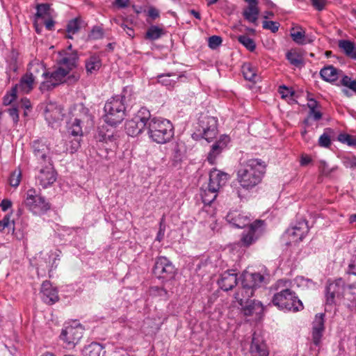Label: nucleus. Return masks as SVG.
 Here are the masks:
<instances>
[{"label":"nucleus","instance_id":"obj_1","mask_svg":"<svg viewBox=\"0 0 356 356\" xmlns=\"http://www.w3.org/2000/svg\"><path fill=\"white\" fill-rule=\"evenodd\" d=\"M266 164L260 159H250L241 164L237 172L238 181L245 189L258 185L266 172Z\"/></svg>","mask_w":356,"mask_h":356},{"label":"nucleus","instance_id":"obj_2","mask_svg":"<svg viewBox=\"0 0 356 356\" xmlns=\"http://www.w3.org/2000/svg\"><path fill=\"white\" fill-rule=\"evenodd\" d=\"M291 282L289 280H280L276 283L275 293L272 298L273 305L280 310L297 312L304 309L302 301L295 291L289 288Z\"/></svg>","mask_w":356,"mask_h":356},{"label":"nucleus","instance_id":"obj_3","mask_svg":"<svg viewBox=\"0 0 356 356\" xmlns=\"http://www.w3.org/2000/svg\"><path fill=\"white\" fill-rule=\"evenodd\" d=\"M147 134L153 142L165 144L174 136V127L168 120L150 117L147 126Z\"/></svg>","mask_w":356,"mask_h":356},{"label":"nucleus","instance_id":"obj_4","mask_svg":"<svg viewBox=\"0 0 356 356\" xmlns=\"http://www.w3.org/2000/svg\"><path fill=\"white\" fill-rule=\"evenodd\" d=\"M104 121L106 124L115 127L121 123L125 117V106L124 98L115 96L108 99L104 108Z\"/></svg>","mask_w":356,"mask_h":356},{"label":"nucleus","instance_id":"obj_5","mask_svg":"<svg viewBox=\"0 0 356 356\" xmlns=\"http://www.w3.org/2000/svg\"><path fill=\"white\" fill-rule=\"evenodd\" d=\"M68 74L67 70H65L64 67L59 66L54 72L49 73L48 78L42 82L40 86L41 90H49L64 82H67L68 83H75L80 78L77 73H74L67 76Z\"/></svg>","mask_w":356,"mask_h":356},{"label":"nucleus","instance_id":"obj_6","mask_svg":"<svg viewBox=\"0 0 356 356\" xmlns=\"http://www.w3.org/2000/svg\"><path fill=\"white\" fill-rule=\"evenodd\" d=\"M93 125V116L90 113L89 108L81 104L79 109V114L68 128V132L72 136H82L83 129H90Z\"/></svg>","mask_w":356,"mask_h":356},{"label":"nucleus","instance_id":"obj_7","mask_svg":"<svg viewBox=\"0 0 356 356\" xmlns=\"http://www.w3.org/2000/svg\"><path fill=\"white\" fill-rule=\"evenodd\" d=\"M151 113L146 108H141L138 113L125 122V131L132 137L137 136L146 128L147 129L148 122Z\"/></svg>","mask_w":356,"mask_h":356},{"label":"nucleus","instance_id":"obj_8","mask_svg":"<svg viewBox=\"0 0 356 356\" xmlns=\"http://www.w3.org/2000/svg\"><path fill=\"white\" fill-rule=\"evenodd\" d=\"M25 206L35 215H42L51 208L50 203L46 198L40 195L35 188H30L26 192L24 200Z\"/></svg>","mask_w":356,"mask_h":356},{"label":"nucleus","instance_id":"obj_9","mask_svg":"<svg viewBox=\"0 0 356 356\" xmlns=\"http://www.w3.org/2000/svg\"><path fill=\"white\" fill-rule=\"evenodd\" d=\"M152 273L157 279L165 282L175 278L177 268L169 259L161 256L156 258Z\"/></svg>","mask_w":356,"mask_h":356},{"label":"nucleus","instance_id":"obj_10","mask_svg":"<svg viewBox=\"0 0 356 356\" xmlns=\"http://www.w3.org/2000/svg\"><path fill=\"white\" fill-rule=\"evenodd\" d=\"M346 282L342 278L328 280L325 286V303L327 305H334L337 300L343 297Z\"/></svg>","mask_w":356,"mask_h":356},{"label":"nucleus","instance_id":"obj_11","mask_svg":"<svg viewBox=\"0 0 356 356\" xmlns=\"http://www.w3.org/2000/svg\"><path fill=\"white\" fill-rule=\"evenodd\" d=\"M198 131L202 137L210 142L218 134V120L216 118L202 115L198 119Z\"/></svg>","mask_w":356,"mask_h":356},{"label":"nucleus","instance_id":"obj_12","mask_svg":"<svg viewBox=\"0 0 356 356\" xmlns=\"http://www.w3.org/2000/svg\"><path fill=\"white\" fill-rule=\"evenodd\" d=\"M263 221L257 220L248 226V230L244 231L241 234V245L243 247H249L254 243L263 233Z\"/></svg>","mask_w":356,"mask_h":356},{"label":"nucleus","instance_id":"obj_13","mask_svg":"<svg viewBox=\"0 0 356 356\" xmlns=\"http://www.w3.org/2000/svg\"><path fill=\"white\" fill-rule=\"evenodd\" d=\"M74 323L65 326L60 335V339L68 345L75 346L83 337V327L79 323Z\"/></svg>","mask_w":356,"mask_h":356},{"label":"nucleus","instance_id":"obj_14","mask_svg":"<svg viewBox=\"0 0 356 356\" xmlns=\"http://www.w3.org/2000/svg\"><path fill=\"white\" fill-rule=\"evenodd\" d=\"M36 179L39 184L44 188L53 184L56 180V172L53 168V164L46 163L41 165Z\"/></svg>","mask_w":356,"mask_h":356},{"label":"nucleus","instance_id":"obj_15","mask_svg":"<svg viewBox=\"0 0 356 356\" xmlns=\"http://www.w3.org/2000/svg\"><path fill=\"white\" fill-rule=\"evenodd\" d=\"M32 148L35 157L41 165L46 163H52L50 157V149L45 143L39 140H34Z\"/></svg>","mask_w":356,"mask_h":356},{"label":"nucleus","instance_id":"obj_16","mask_svg":"<svg viewBox=\"0 0 356 356\" xmlns=\"http://www.w3.org/2000/svg\"><path fill=\"white\" fill-rule=\"evenodd\" d=\"M229 142V136L222 135L220 138L214 142L211 146V149L208 153L207 161L211 164H214L216 158L225 150Z\"/></svg>","mask_w":356,"mask_h":356},{"label":"nucleus","instance_id":"obj_17","mask_svg":"<svg viewBox=\"0 0 356 356\" xmlns=\"http://www.w3.org/2000/svg\"><path fill=\"white\" fill-rule=\"evenodd\" d=\"M251 356H268L269 350L263 337L254 332L250 348Z\"/></svg>","mask_w":356,"mask_h":356},{"label":"nucleus","instance_id":"obj_18","mask_svg":"<svg viewBox=\"0 0 356 356\" xmlns=\"http://www.w3.org/2000/svg\"><path fill=\"white\" fill-rule=\"evenodd\" d=\"M325 314L318 313L316 314L312 323V339L316 346H318L321 343L325 330Z\"/></svg>","mask_w":356,"mask_h":356},{"label":"nucleus","instance_id":"obj_19","mask_svg":"<svg viewBox=\"0 0 356 356\" xmlns=\"http://www.w3.org/2000/svg\"><path fill=\"white\" fill-rule=\"evenodd\" d=\"M308 222L305 220L298 221L293 227L287 229L286 233L293 237L294 242L302 241L309 232Z\"/></svg>","mask_w":356,"mask_h":356},{"label":"nucleus","instance_id":"obj_20","mask_svg":"<svg viewBox=\"0 0 356 356\" xmlns=\"http://www.w3.org/2000/svg\"><path fill=\"white\" fill-rule=\"evenodd\" d=\"M40 293L42 300L48 305H53L59 300L57 289L47 280L42 282Z\"/></svg>","mask_w":356,"mask_h":356},{"label":"nucleus","instance_id":"obj_21","mask_svg":"<svg viewBox=\"0 0 356 356\" xmlns=\"http://www.w3.org/2000/svg\"><path fill=\"white\" fill-rule=\"evenodd\" d=\"M237 274L234 270H228L222 273L218 284L221 289L227 291L232 290L237 284Z\"/></svg>","mask_w":356,"mask_h":356},{"label":"nucleus","instance_id":"obj_22","mask_svg":"<svg viewBox=\"0 0 356 356\" xmlns=\"http://www.w3.org/2000/svg\"><path fill=\"white\" fill-rule=\"evenodd\" d=\"M227 221L237 228H244L251 223L250 218L238 211H231L226 216Z\"/></svg>","mask_w":356,"mask_h":356},{"label":"nucleus","instance_id":"obj_23","mask_svg":"<svg viewBox=\"0 0 356 356\" xmlns=\"http://www.w3.org/2000/svg\"><path fill=\"white\" fill-rule=\"evenodd\" d=\"M227 179L228 174L213 168L209 173L208 187H211L213 189L215 188L218 191L222 186L225 184Z\"/></svg>","mask_w":356,"mask_h":356},{"label":"nucleus","instance_id":"obj_24","mask_svg":"<svg viewBox=\"0 0 356 356\" xmlns=\"http://www.w3.org/2000/svg\"><path fill=\"white\" fill-rule=\"evenodd\" d=\"M245 316H252L256 314L260 316L264 312V307L261 302L256 300H250L244 302L243 305H241Z\"/></svg>","mask_w":356,"mask_h":356},{"label":"nucleus","instance_id":"obj_25","mask_svg":"<svg viewBox=\"0 0 356 356\" xmlns=\"http://www.w3.org/2000/svg\"><path fill=\"white\" fill-rule=\"evenodd\" d=\"M254 292V290L250 285L242 281V287L235 293L234 298L240 305H243L245 302L251 300Z\"/></svg>","mask_w":356,"mask_h":356},{"label":"nucleus","instance_id":"obj_26","mask_svg":"<svg viewBox=\"0 0 356 356\" xmlns=\"http://www.w3.org/2000/svg\"><path fill=\"white\" fill-rule=\"evenodd\" d=\"M79 60V56L76 52L67 54L65 56L61 58L58 61V64L60 66L64 67L65 70H67V72L73 70L77 66Z\"/></svg>","mask_w":356,"mask_h":356},{"label":"nucleus","instance_id":"obj_27","mask_svg":"<svg viewBox=\"0 0 356 356\" xmlns=\"http://www.w3.org/2000/svg\"><path fill=\"white\" fill-rule=\"evenodd\" d=\"M341 72V70H337L333 65H327L321 70L320 75L324 81L332 83L338 79Z\"/></svg>","mask_w":356,"mask_h":356},{"label":"nucleus","instance_id":"obj_28","mask_svg":"<svg viewBox=\"0 0 356 356\" xmlns=\"http://www.w3.org/2000/svg\"><path fill=\"white\" fill-rule=\"evenodd\" d=\"M86 72L88 74H92L97 72L102 66L100 57L97 54L90 56L85 62Z\"/></svg>","mask_w":356,"mask_h":356},{"label":"nucleus","instance_id":"obj_29","mask_svg":"<svg viewBox=\"0 0 356 356\" xmlns=\"http://www.w3.org/2000/svg\"><path fill=\"white\" fill-rule=\"evenodd\" d=\"M60 110L52 103L47 104L44 108V117L49 124L54 123L59 120Z\"/></svg>","mask_w":356,"mask_h":356},{"label":"nucleus","instance_id":"obj_30","mask_svg":"<svg viewBox=\"0 0 356 356\" xmlns=\"http://www.w3.org/2000/svg\"><path fill=\"white\" fill-rule=\"evenodd\" d=\"M103 346L97 342H92L86 346L83 351V356H103L104 351Z\"/></svg>","mask_w":356,"mask_h":356},{"label":"nucleus","instance_id":"obj_31","mask_svg":"<svg viewBox=\"0 0 356 356\" xmlns=\"http://www.w3.org/2000/svg\"><path fill=\"white\" fill-rule=\"evenodd\" d=\"M264 277L261 274L254 273L245 275L243 282H246V284L255 290L256 288L260 286L261 284L264 282Z\"/></svg>","mask_w":356,"mask_h":356},{"label":"nucleus","instance_id":"obj_32","mask_svg":"<svg viewBox=\"0 0 356 356\" xmlns=\"http://www.w3.org/2000/svg\"><path fill=\"white\" fill-rule=\"evenodd\" d=\"M339 47L343 51L346 56L353 59H356V47L354 42L347 40H341L339 42Z\"/></svg>","mask_w":356,"mask_h":356},{"label":"nucleus","instance_id":"obj_33","mask_svg":"<svg viewBox=\"0 0 356 356\" xmlns=\"http://www.w3.org/2000/svg\"><path fill=\"white\" fill-rule=\"evenodd\" d=\"M286 58L289 60L291 65L297 67H302L304 66V59L302 56L297 52L296 51H289L286 54Z\"/></svg>","mask_w":356,"mask_h":356},{"label":"nucleus","instance_id":"obj_34","mask_svg":"<svg viewBox=\"0 0 356 356\" xmlns=\"http://www.w3.org/2000/svg\"><path fill=\"white\" fill-rule=\"evenodd\" d=\"M243 16L250 22L255 23L258 19L259 9L257 4H249L243 11Z\"/></svg>","mask_w":356,"mask_h":356},{"label":"nucleus","instance_id":"obj_35","mask_svg":"<svg viewBox=\"0 0 356 356\" xmlns=\"http://www.w3.org/2000/svg\"><path fill=\"white\" fill-rule=\"evenodd\" d=\"M165 34V31L156 25H152L147 29L145 38L152 41L158 40Z\"/></svg>","mask_w":356,"mask_h":356},{"label":"nucleus","instance_id":"obj_36","mask_svg":"<svg viewBox=\"0 0 356 356\" xmlns=\"http://www.w3.org/2000/svg\"><path fill=\"white\" fill-rule=\"evenodd\" d=\"M244 78L250 81L255 82L257 78V70L250 63H245L241 67Z\"/></svg>","mask_w":356,"mask_h":356},{"label":"nucleus","instance_id":"obj_37","mask_svg":"<svg viewBox=\"0 0 356 356\" xmlns=\"http://www.w3.org/2000/svg\"><path fill=\"white\" fill-rule=\"evenodd\" d=\"M36 79V76L33 74V72H29V71L21 78L19 82V86L28 91L32 90L33 84Z\"/></svg>","mask_w":356,"mask_h":356},{"label":"nucleus","instance_id":"obj_38","mask_svg":"<svg viewBox=\"0 0 356 356\" xmlns=\"http://www.w3.org/2000/svg\"><path fill=\"white\" fill-rule=\"evenodd\" d=\"M216 189H213L211 187H208L201 193V197L204 204L210 205L216 198L217 192Z\"/></svg>","mask_w":356,"mask_h":356},{"label":"nucleus","instance_id":"obj_39","mask_svg":"<svg viewBox=\"0 0 356 356\" xmlns=\"http://www.w3.org/2000/svg\"><path fill=\"white\" fill-rule=\"evenodd\" d=\"M171 76H176V74L173 72L161 74L157 76L158 82L165 86H174L177 81L182 76L179 75L176 77V79H170Z\"/></svg>","mask_w":356,"mask_h":356},{"label":"nucleus","instance_id":"obj_40","mask_svg":"<svg viewBox=\"0 0 356 356\" xmlns=\"http://www.w3.org/2000/svg\"><path fill=\"white\" fill-rule=\"evenodd\" d=\"M350 289V295L353 297L344 298L343 304L350 310L356 309V284L348 285Z\"/></svg>","mask_w":356,"mask_h":356},{"label":"nucleus","instance_id":"obj_41","mask_svg":"<svg viewBox=\"0 0 356 356\" xmlns=\"http://www.w3.org/2000/svg\"><path fill=\"white\" fill-rule=\"evenodd\" d=\"M238 41L248 51H254L256 49V43L253 39L246 35H241L237 38Z\"/></svg>","mask_w":356,"mask_h":356},{"label":"nucleus","instance_id":"obj_42","mask_svg":"<svg viewBox=\"0 0 356 356\" xmlns=\"http://www.w3.org/2000/svg\"><path fill=\"white\" fill-rule=\"evenodd\" d=\"M29 72H33V74H35L37 76V74H39L40 72H42V76L46 79L48 78L49 75V72H47L44 68V67L38 63L31 64V66L29 69Z\"/></svg>","mask_w":356,"mask_h":356},{"label":"nucleus","instance_id":"obj_43","mask_svg":"<svg viewBox=\"0 0 356 356\" xmlns=\"http://www.w3.org/2000/svg\"><path fill=\"white\" fill-rule=\"evenodd\" d=\"M327 132H332V129L330 128L325 129L324 133L319 137L318 145L322 147L328 148L331 145L330 136Z\"/></svg>","mask_w":356,"mask_h":356},{"label":"nucleus","instance_id":"obj_44","mask_svg":"<svg viewBox=\"0 0 356 356\" xmlns=\"http://www.w3.org/2000/svg\"><path fill=\"white\" fill-rule=\"evenodd\" d=\"M80 23L81 20L79 18L70 20L67 24V32L72 35L78 33L80 29Z\"/></svg>","mask_w":356,"mask_h":356},{"label":"nucleus","instance_id":"obj_45","mask_svg":"<svg viewBox=\"0 0 356 356\" xmlns=\"http://www.w3.org/2000/svg\"><path fill=\"white\" fill-rule=\"evenodd\" d=\"M22 171L20 169L15 170L10 175L9 178V183L13 187H17L21 181Z\"/></svg>","mask_w":356,"mask_h":356},{"label":"nucleus","instance_id":"obj_46","mask_svg":"<svg viewBox=\"0 0 356 356\" xmlns=\"http://www.w3.org/2000/svg\"><path fill=\"white\" fill-rule=\"evenodd\" d=\"M338 140L349 146L356 145V138L348 134H340L338 136Z\"/></svg>","mask_w":356,"mask_h":356},{"label":"nucleus","instance_id":"obj_47","mask_svg":"<svg viewBox=\"0 0 356 356\" xmlns=\"http://www.w3.org/2000/svg\"><path fill=\"white\" fill-rule=\"evenodd\" d=\"M50 6L47 3H40L36 6V14L37 18H44L45 15H49Z\"/></svg>","mask_w":356,"mask_h":356},{"label":"nucleus","instance_id":"obj_48","mask_svg":"<svg viewBox=\"0 0 356 356\" xmlns=\"http://www.w3.org/2000/svg\"><path fill=\"white\" fill-rule=\"evenodd\" d=\"M341 84L356 92V80H353L348 76L344 75L341 80Z\"/></svg>","mask_w":356,"mask_h":356},{"label":"nucleus","instance_id":"obj_49","mask_svg":"<svg viewBox=\"0 0 356 356\" xmlns=\"http://www.w3.org/2000/svg\"><path fill=\"white\" fill-rule=\"evenodd\" d=\"M280 23L274 21L265 20L262 23L264 29L270 30L272 33H275L278 31L280 28Z\"/></svg>","mask_w":356,"mask_h":356},{"label":"nucleus","instance_id":"obj_50","mask_svg":"<svg viewBox=\"0 0 356 356\" xmlns=\"http://www.w3.org/2000/svg\"><path fill=\"white\" fill-rule=\"evenodd\" d=\"M183 157V153L180 149L179 145L176 144L172 149V159L173 164L175 165L181 162Z\"/></svg>","mask_w":356,"mask_h":356},{"label":"nucleus","instance_id":"obj_51","mask_svg":"<svg viewBox=\"0 0 356 356\" xmlns=\"http://www.w3.org/2000/svg\"><path fill=\"white\" fill-rule=\"evenodd\" d=\"M291 37L292 40L298 44H305V31H297L291 33Z\"/></svg>","mask_w":356,"mask_h":356},{"label":"nucleus","instance_id":"obj_52","mask_svg":"<svg viewBox=\"0 0 356 356\" xmlns=\"http://www.w3.org/2000/svg\"><path fill=\"white\" fill-rule=\"evenodd\" d=\"M346 273L349 275H356V251L351 257Z\"/></svg>","mask_w":356,"mask_h":356},{"label":"nucleus","instance_id":"obj_53","mask_svg":"<svg viewBox=\"0 0 356 356\" xmlns=\"http://www.w3.org/2000/svg\"><path fill=\"white\" fill-rule=\"evenodd\" d=\"M222 42V38L218 35H212L209 38V47L215 49L219 47Z\"/></svg>","mask_w":356,"mask_h":356},{"label":"nucleus","instance_id":"obj_54","mask_svg":"<svg viewBox=\"0 0 356 356\" xmlns=\"http://www.w3.org/2000/svg\"><path fill=\"white\" fill-rule=\"evenodd\" d=\"M104 36V32L102 28L99 26H94L91 31L90 37L94 40H98L102 38Z\"/></svg>","mask_w":356,"mask_h":356},{"label":"nucleus","instance_id":"obj_55","mask_svg":"<svg viewBox=\"0 0 356 356\" xmlns=\"http://www.w3.org/2000/svg\"><path fill=\"white\" fill-rule=\"evenodd\" d=\"M318 169L320 172L323 175H330L334 168H329L327 163L325 161H320Z\"/></svg>","mask_w":356,"mask_h":356},{"label":"nucleus","instance_id":"obj_56","mask_svg":"<svg viewBox=\"0 0 356 356\" xmlns=\"http://www.w3.org/2000/svg\"><path fill=\"white\" fill-rule=\"evenodd\" d=\"M79 138H76L74 139H72L70 141V153H74L77 151V149L80 147L81 145V137L78 136Z\"/></svg>","mask_w":356,"mask_h":356},{"label":"nucleus","instance_id":"obj_57","mask_svg":"<svg viewBox=\"0 0 356 356\" xmlns=\"http://www.w3.org/2000/svg\"><path fill=\"white\" fill-rule=\"evenodd\" d=\"M152 291L164 298H168L169 297L168 291L163 287H159V286L152 287Z\"/></svg>","mask_w":356,"mask_h":356},{"label":"nucleus","instance_id":"obj_58","mask_svg":"<svg viewBox=\"0 0 356 356\" xmlns=\"http://www.w3.org/2000/svg\"><path fill=\"white\" fill-rule=\"evenodd\" d=\"M322 115V113L320 111L317 110V108L309 109L308 117L311 118L314 120L318 121L321 120Z\"/></svg>","mask_w":356,"mask_h":356},{"label":"nucleus","instance_id":"obj_59","mask_svg":"<svg viewBox=\"0 0 356 356\" xmlns=\"http://www.w3.org/2000/svg\"><path fill=\"white\" fill-rule=\"evenodd\" d=\"M312 5L318 11L325 8L326 0H311Z\"/></svg>","mask_w":356,"mask_h":356},{"label":"nucleus","instance_id":"obj_60","mask_svg":"<svg viewBox=\"0 0 356 356\" xmlns=\"http://www.w3.org/2000/svg\"><path fill=\"white\" fill-rule=\"evenodd\" d=\"M8 113L10 116L12 118L13 122L17 123L19 120V114L18 110L17 108H11L8 109Z\"/></svg>","mask_w":356,"mask_h":356},{"label":"nucleus","instance_id":"obj_61","mask_svg":"<svg viewBox=\"0 0 356 356\" xmlns=\"http://www.w3.org/2000/svg\"><path fill=\"white\" fill-rule=\"evenodd\" d=\"M10 223V216L6 215L4 218L0 220V232H2L6 227L8 226Z\"/></svg>","mask_w":356,"mask_h":356},{"label":"nucleus","instance_id":"obj_62","mask_svg":"<svg viewBox=\"0 0 356 356\" xmlns=\"http://www.w3.org/2000/svg\"><path fill=\"white\" fill-rule=\"evenodd\" d=\"M130 0H115L113 5L118 8H124L129 6Z\"/></svg>","mask_w":356,"mask_h":356},{"label":"nucleus","instance_id":"obj_63","mask_svg":"<svg viewBox=\"0 0 356 356\" xmlns=\"http://www.w3.org/2000/svg\"><path fill=\"white\" fill-rule=\"evenodd\" d=\"M148 16L152 19H156L159 17V11L154 7H150L148 10Z\"/></svg>","mask_w":356,"mask_h":356},{"label":"nucleus","instance_id":"obj_64","mask_svg":"<svg viewBox=\"0 0 356 356\" xmlns=\"http://www.w3.org/2000/svg\"><path fill=\"white\" fill-rule=\"evenodd\" d=\"M3 211H6L12 207V202L8 199H3L0 204Z\"/></svg>","mask_w":356,"mask_h":356}]
</instances>
